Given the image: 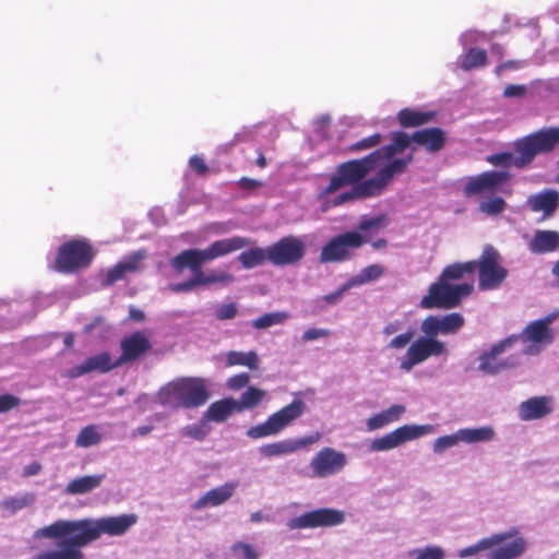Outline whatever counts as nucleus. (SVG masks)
I'll use <instances>...</instances> for the list:
<instances>
[{
    "label": "nucleus",
    "mask_w": 559,
    "mask_h": 559,
    "mask_svg": "<svg viewBox=\"0 0 559 559\" xmlns=\"http://www.w3.org/2000/svg\"><path fill=\"white\" fill-rule=\"evenodd\" d=\"M384 274V267L381 264H370L364 267L355 277L352 283L362 285L380 278Z\"/></svg>",
    "instance_id": "obj_43"
},
{
    "label": "nucleus",
    "mask_w": 559,
    "mask_h": 559,
    "mask_svg": "<svg viewBox=\"0 0 559 559\" xmlns=\"http://www.w3.org/2000/svg\"><path fill=\"white\" fill-rule=\"evenodd\" d=\"M345 464L346 456L343 452L326 447L313 456L310 466L314 476L324 478L342 471Z\"/></svg>",
    "instance_id": "obj_17"
},
{
    "label": "nucleus",
    "mask_w": 559,
    "mask_h": 559,
    "mask_svg": "<svg viewBox=\"0 0 559 559\" xmlns=\"http://www.w3.org/2000/svg\"><path fill=\"white\" fill-rule=\"evenodd\" d=\"M93 257V248L88 242L74 239L59 247L53 266L60 273H74L87 267Z\"/></svg>",
    "instance_id": "obj_9"
},
{
    "label": "nucleus",
    "mask_w": 559,
    "mask_h": 559,
    "mask_svg": "<svg viewBox=\"0 0 559 559\" xmlns=\"http://www.w3.org/2000/svg\"><path fill=\"white\" fill-rule=\"evenodd\" d=\"M516 341L530 344V347L525 349L526 354H534L533 347H539L543 345L551 344L555 340V333L551 328H547L544 323L534 320L530 322L519 335H512Z\"/></svg>",
    "instance_id": "obj_21"
},
{
    "label": "nucleus",
    "mask_w": 559,
    "mask_h": 559,
    "mask_svg": "<svg viewBox=\"0 0 559 559\" xmlns=\"http://www.w3.org/2000/svg\"><path fill=\"white\" fill-rule=\"evenodd\" d=\"M382 142V135L380 133H373L367 138H364L347 147L350 153L362 152L373 147H377Z\"/></svg>",
    "instance_id": "obj_46"
},
{
    "label": "nucleus",
    "mask_w": 559,
    "mask_h": 559,
    "mask_svg": "<svg viewBox=\"0 0 559 559\" xmlns=\"http://www.w3.org/2000/svg\"><path fill=\"white\" fill-rule=\"evenodd\" d=\"M487 52L480 48H469L461 58L460 67L465 72L472 71L477 68H483L487 64Z\"/></svg>",
    "instance_id": "obj_35"
},
{
    "label": "nucleus",
    "mask_w": 559,
    "mask_h": 559,
    "mask_svg": "<svg viewBox=\"0 0 559 559\" xmlns=\"http://www.w3.org/2000/svg\"><path fill=\"white\" fill-rule=\"evenodd\" d=\"M104 478V474L76 477L68 483L64 491L68 495H84L99 487Z\"/></svg>",
    "instance_id": "obj_32"
},
{
    "label": "nucleus",
    "mask_w": 559,
    "mask_h": 559,
    "mask_svg": "<svg viewBox=\"0 0 559 559\" xmlns=\"http://www.w3.org/2000/svg\"><path fill=\"white\" fill-rule=\"evenodd\" d=\"M238 261L246 270H251L269 261V247H252L238 255Z\"/></svg>",
    "instance_id": "obj_33"
},
{
    "label": "nucleus",
    "mask_w": 559,
    "mask_h": 559,
    "mask_svg": "<svg viewBox=\"0 0 559 559\" xmlns=\"http://www.w3.org/2000/svg\"><path fill=\"white\" fill-rule=\"evenodd\" d=\"M497 535L502 539L493 546L496 548L488 555L489 559H516L524 554L527 543L518 528L513 527Z\"/></svg>",
    "instance_id": "obj_18"
},
{
    "label": "nucleus",
    "mask_w": 559,
    "mask_h": 559,
    "mask_svg": "<svg viewBox=\"0 0 559 559\" xmlns=\"http://www.w3.org/2000/svg\"><path fill=\"white\" fill-rule=\"evenodd\" d=\"M513 343H515V337H508L492 345L488 352H484L479 357V370L486 374L493 376L503 370L515 367L518 362L513 358L498 360V356Z\"/></svg>",
    "instance_id": "obj_16"
},
{
    "label": "nucleus",
    "mask_w": 559,
    "mask_h": 559,
    "mask_svg": "<svg viewBox=\"0 0 559 559\" xmlns=\"http://www.w3.org/2000/svg\"><path fill=\"white\" fill-rule=\"evenodd\" d=\"M459 437L465 442L489 441L493 438V430L490 427L459 430Z\"/></svg>",
    "instance_id": "obj_40"
},
{
    "label": "nucleus",
    "mask_w": 559,
    "mask_h": 559,
    "mask_svg": "<svg viewBox=\"0 0 559 559\" xmlns=\"http://www.w3.org/2000/svg\"><path fill=\"white\" fill-rule=\"evenodd\" d=\"M502 537L500 535H491L489 537L480 539L477 544L463 548L459 551L457 556L460 558H466L476 555L480 550H486L493 548Z\"/></svg>",
    "instance_id": "obj_42"
},
{
    "label": "nucleus",
    "mask_w": 559,
    "mask_h": 559,
    "mask_svg": "<svg viewBox=\"0 0 559 559\" xmlns=\"http://www.w3.org/2000/svg\"><path fill=\"white\" fill-rule=\"evenodd\" d=\"M238 186H239V188H241L243 190H253V189L262 187L263 183L255 179H251L248 177H241L238 180Z\"/></svg>",
    "instance_id": "obj_59"
},
{
    "label": "nucleus",
    "mask_w": 559,
    "mask_h": 559,
    "mask_svg": "<svg viewBox=\"0 0 559 559\" xmlns=\"http://www.w3.org/2000/svg\"><path fill=\"white\" fill-rule=\"evenodd\" d=\"M526 94V87L524 85L509 84L503 91L506 98H521Z\"/></svg>",
    "instance_id": "obj_56"
},
{
    "label": "nucleus",
    "mask_w": 559,
    "mask_h": 559,
    "mask_svg": "<svg viewBox=\"0 0 559 559\" xmlns=\"http://www.w3.org/2000/svg\"><path fill=\"white\" fill-rule=\"evenodd\" d=\"M506 206L507 203L501 197H493L489 200L480 202L479 211L489 216H497L504 211Z\"/></svg>",
    "instance_id": "obj_45"
},
{
    "label": "nucleus",
    "mask_w": 559,
    "mask_h": 559,
    "mask_svg": "<svg viewBox=\"0 0 559 559\" xmlns=\"http://www.w3.org/2000/svg\"><path fill=\"white\" fill-rule=\"evenodd\" d=\"M152 344L145 332L136 331L120 341L121 354L117 358L120 366L135 361L151 350Z\"/></svg>",
    "instance_id": "obj_19"
},
{
    "label": "nucleus",
    "mask_w": 559,
    "mask_h": 559,
    "mask_svg": "<svg viewBox=\"0 0 559 559\" xmlns=\"http://www.w3.org/2000/svg\"><path fill=\"white\" fill-rule=\"evenodd\" d=\"M21 403V400L12 394H2L0 395V413H7L14 407H17Z\"/></svg>",
    "instance_id": "obj_54"
},
{
    "label": "nucleus",
    "mask_w": 559,
    "mask_h": 559,
    "mask_svg": "<svg viewBox=\"0 0 559 559\" xmlns=\"http://www.w3.org/2000/svg\"><path fill=\"white\" fill-rule=\"evenodd\" d=\"M527 205L532 212H543L544 217H551L559 205V193L552 189H545L527 198Z\"/></svg>",
    "instance_id": "obj_24"
},
{
    "label": "nucleus",
    "mask_w": 559,
    "mask_h": 559,
    "mask_svg": "<svg viewBox=\"0 0 559 559\" xmlns=\"http://www.w3.org/2000/svg\"><path fill=\"white\" fill-rule=\"evenodd\" d=\"M511 175L507 170H487L477 176L469 177L463 188L465 197H478L483 194H493L498 192L501 186L510 179Z\"/></svg>",
    "instance_id": "obj_15"
},
{
    "label": "nucleus",
    "mask_w": 559,
    "mask_h": 559,
    "mask_svg": "<svg viewBox=\"0 0 559 559\" xmlns=\"http://www.w3.org/2000/svg\"><path fill=\"white\" fill-rule=\"evenodd\" d=\"M305 402L300 399H296L288 405L270 415L264 423L249 428L247 436L251 439H260L278 435L299 418L305 413Z\"/></svg>",
    "instance_id": "obj_8"
},
{
    "label": "nucleus",
    "mask_w": 559,
    "mask_h": 559,
    "mask_svg": "<svg viewBox=\"0 0 559 559\" xmlns=\"http://www.w3.org/2000/svg\"><path fill=\"white\" fill-rule=\"evenodd\" d=\"M371 238L358 231H345L331 238L321 249V263L344 262L352 258V250L361 248Z\"/></svg>",
    "instance_id": "obj_11"
},
{
    "label": "nucleus",
    "mask_w": 559,
    "mask_h": 559,
    "mask_svg": "<svg viewBox=\"0 0 559 559\" xmlns=\"http://www.w3.org/2000/svg\"><path fill=\"white\" fill-rule=\"evenodd\" d=\"M459 440H461L459 437V432L456 435L440 437L433 443V451L437 453H441L447 449L454 447Z\"/></svg>",
    "instance_id": "obj_51"
},
{
    "label": "nucleus",
    "mask_w": 559,
    "mask_h": 559,
    "mask_svg": "<svg viewBox=\"0 0 559 559\" xmlns=\"http://www.w3.org/2000/svg\"><path fill=\"white\" fill-rule=\"evenodd\" d=\"M319 439L320 435L318 432L298 439H284L261 445L259 448V452L262 456L269 459L290 455L310 444L316 443Z\"/></svg>",
    "instance_id": "obj_20"
},
{
    "label": "nucleus",
    "mask_w": 559,
    "mask_h": 559,
    "mask_svg": "<svg viewBox=\"0 0 559 559\" xmlns=\"http://www.w3.org/2000/svg\"><path fill=\"white\" fill-rule=\"evenodd\" d=\"M330 334L331 332L329 330L311 328L304 332L302 340L305 342H309L321 337H328Z\"/></svg>",
    "instance_id": "obj_57"
},
{
    "label": "nucleus",
    "mask_w": 559,
    "mask_h": 559,
    "mask_svg": "<svg viewBox=\"0 0 559 559\" xmlns=\"http://www.w3.org/2000/svg\"><path fill=\"white\" fill-rule=\"evenodd\" d=\"M540 154H547L559 145V127L543 128L534 132Z\"/></svg>",
    "instance_id": "obj_34"
},
{
    "label": "nucleus",
    "mask_w": 559,
    "mask_h": 559,
    "mask_svg": "<svg viewBox=\"0 0 559 559\" xmlns=\"http://www.w3.org/2000/svg\"><path fill=\"white\" fill-rule=\"evenodd\" d=\"M413 142L425 147L428 152H439L445 144V133L440 128L419 130L413 133Z\"/></svg>",
    "instance_id": "obj_26"
},
{
    "label": "nucleus",
    "mask_w": 559,
    "mask_h": 559,
    "mask_svg": "<svg viewBox=\"0 0 559 559\" xmlns=\"http://www.w3.org/2000/svg\"><path fill=\"white\" fill-rule=\"evenodd\" d=\"M475 271V260L447 265L438 280L429 286L428 294L421 298L420 307L423 309L456 308L473 293Z\"/></svg>",
    "instance_id": "obj_4"
},
{
    "label": "nucleus",
    "mask_w": 559,
    "mask_h": 559,
    "mask_svg": "<svg viewBox=\"0 0 559 559\" xmlns=\"http://www.w3.org/2000/svg\"><path fill=\"white\" fill-rule=\"evenodd\" d=\"M435 116L433 111L403 108L397 114V120L403 128H416L432 121Z\"/></svg>",
    "instance_id": "obj_31"
},
{
    "label": "nucleus",
    "mask_w": 559,
    "mask_h": 559,
    "mask_svg": "<svg viewBox=\"0 0 559 559\" xmlns=\"http://www.w3.org/2000/svg\"><path fill=\"white\" fill-rule=\"evenodd\" d=\"M207 421H203V418L201 419L200 424L195 425H188L182 428L181 433L185 437H189L191 439L202 441L205 439L207 435V429L205 428V424Z\"/></svg>",
    "instance_id": "obj_47"
},
{
    "label": "nucleus",
    "mask_w": 559,
    "mask_h": 559,
    "mask_svg": "<svg viewBox=\"0 0 559 559\" xmlns=\"http://www.w3.org/2000/svg\"><path fill=\"white\" fill-rule=\"evenodd\" d=\"M227 362L229 366H246L251 370L259 368V358L254 352H229L227 354Z\"/></svg>",
    "instance_id": "obj_38"
},
{
    "label": "nucleus",
    "mask_w": 559,
    "mask_h": 559,
    "mask_svg": "<svg viewBox=\"0 0 559 559\" xmlns=\"http://www.w3.org/2000/svg\"><path fill=\"white\" fill-rule=\"evenodd\" d=\"M133 513L118 516H105L97 520L82 519L78 521L58 520L36 531V537L61 539L59 549L38 552L31 559H85L82 547L98 539L100 535L121 536L135 523Z\"/></svg>",
    "instance_id": "obj_2"
},
{
    "label": "nucleus",
    "mask_w": 559,
    "mask_h": 559,
    "mask_svg": "<svg viewBox=\"0 0 559 559\" xmlns=\"http://www.w3.org/2000/svg\"><path fill=\"white\" fill-rule=\"evenodd\" d=\"M41 471V465L38 462H33L24 468L23 476L29 477L37 475Z\"/></svg>",
    "instance_id": "obj_62"
},
{
    "label": "nucleus",
    "mask_w": 559,
    "mask_h": 559,
    "mask_svg": "<svg viewBox=\"0 0 559 559\" xmlns=\"http://www.w3.org/2000/svg\"><path fill=\"white\" fill-rule=\"evenodd\" d=\"M431 431L432 426L430 425H404L380 438L373 439L371 442V450L379 452L388 451L406 441L426 436Z\"/></svg>",
    "instance_id": "obj_14"
},
{
    "label": "nucleus",
    "mask_w": 559,
    "mask_h": 559,
    "mask_svg": "<svg viewBox=\"0 0 559 559\" xmlns=\"http://www.w3.org/2000/svg\"><path fill=\"white\" fill-rule=\"evenodd\" d=\"M414 337V331L408 329L405 333L399 334L395 337H393L390 343L388 344L389 348L393 349H402L407 344L411 343V341Z\"/></svg>",
    "instance_id": "obj_52"
},
{
    "label": "nucleus",
    "mask_w": 559,
    "mask_h": 559,
    "mask_svg": "<svg viewBox=\"0 0 559 559\" xmlns=\"http://www.w3.org/2000/svg\"><path fill=\"white\" fill-rule=\"evenodd\" d=\"M35 501L34 493L26 492L20 497H8L0 502V509L5 515H13L16 512L32 506Z\"/></svg>",
    "instance_id": "obj_36"
},
{
    "label": "nucleus",
    "mask_w": 559,
    "mask_h": 559,
    "mask_svg": "<svg viewBox=\"0 0 559 559\" xmlns=\"http://www.w3.org/2000/svg\"><path fill=\"white\" fill-rule=\"evenodd\" d=\"M249 374L246 372L238 373L228 379V386L233 390H240L249 383Z\"/></svg>",
    "instance_id": "obj_55"
},
{
    "label": "nucleus",
    "mask_w": 559,
    "mask_h": 559,
    "mask_svg": "<svg viewBox=\"0 0 559 559\" xmlns=\"http://www.w3.org/2000/svg\"><path fill=\"white\" fill-rule=\"evenodd\" d=\"M102 436L95 425H88L79 432L75 444L81 448H90L100 442Z\"/></svg>",
    "instance_id": "obj_41"
},
{
    "label": "nucleus",
    "mask_w": 559,
    "mask_h": 559,
    "mask_svg": "<svg viewBox=\"0 0 559 559\" xmlns=\"http://www.w3.org/2000/svg\"><path fill=\"white\" fill-rule=\"evenodd\" d=\"M289 318L288 312L286 311H276L265 313L257 319H254L251 324L257 330L267 329L273 325L282 324Z\"/></svg>",
    "instance_id": "obj_39"
},
{
    "label": "nucleus",
    "mask_w": 559,
    "mask_h": 559,
    "mask_svg": "<svg viewBox=\"0 0 559 559\" xmlns=\"http://www.w3.org/2000/svg\"><path fill=\"white\" fill-rule=\"evenodd\" d=\"M145 251L139 250L131 253L127 259L119 261L116 265L102 274V285L108 287L124 278L127 273H133L141 269V262L145 259Z\"/></svg>",
    "instance_id": "obj_23"
},
{
    "label": "nucleus",
    "mask_w": 559,
    "mask_h": 559,
    "mask_svg": "<svg viewBox=\"0 0 559 559\" xmlns=\"http://www.w3.org/2000/svg\"><path fill=\"white\" fill-rule=\"evenodd\" d=\"M231 550L234 552L241 551L243 559H258L259 554L253 549V547L247 543L237 542L233 545Z\"/></svg>",
    "instance_id": "obj_53"
},
{
    "label": "nucleus",
    "mask_w": 559,
    "mask_h": 559,
    "mask_svg": "<svg viewBox=\"0 0 559 559\" xmlns=\"http://www.w3.org/2000/svg\"><path fill=\"white\" fill-rule=\"evenodd\" d=\"M306 254V243L297 236L289 235L269 246V262L274 266L294 265Z\"/></svg>",
    "instance_id": "obj_12"
},
{
    "label": "nucleus",
    "mask_w": 559,
    "mask_h": 559,
    "mask_svg": "<svg viewBox=\"0 0 559 559\" xmlns=\"http://www.w3.org/2000/svg\"><path fill=\"white\" fill-rule=\"evenodd\" d=\"M386 226V216L385 215H378L370 218H362L358 227L355 231H358L360 234L367 235L368 231H380Z\"/></svg>",
    "instance_id": "obj_44"
},
{
    "label": "nucleus",
    "mask_w": 559,
    "mask_h": 559,
    "mask_svg": "<svg viewBox=\"0 0 559 559\" xmlns=\"http://www.w3.org/2000/svg\"><path fill=\"white\" fill-rule=\"evenodd\" d=\"M559 246V234L554 230H538L530 242L533 253H547L555 251Z\"/></svg>",
    "instance_id": "obj_30"
},
{
    "label": "nucleus",
    "mask_w": 559,
    "mask_h": 559,
    "mask_svg": "<svg viewBox=\"0 0 559 559\" xmlns=\"http://www.w3.org/2000/svg\"><path fill=\"white\" fill-rule=\"evenodd\" d=\"M464 323L465 319L460 312L427 316L420 323V331L424 335L411 343L401 358L400 368L409 372L415 366L430 357L447 355V345L438 338V335H454L464 326Z\"/></svg>",
    "instance_id": "obj_3"
},
{
    "label": "nucleus",
    "mask_w": 559,
    "mask_h": 559,
    "mask_svg": "<svg viewBox=\"0 0 559 559\" xmlns=\"http://www.w3.org/2000/svg\"><path fill=\"white\" fill-rule=\"evenodd\" d=\"M345 521L343 511L322 508L305 512L299 516L290 519L287 526L290 530L329 527L342 524Z\"/></svg>",
    "instance_id": "obj_13"
},
{
    "label": "nucleus",
    "mask_w": 559,
    "mask_h": 559,
    "mask_svg": "<svg viewBox=\"0 0 559 559\" xmlns=\"http://www.w3.org/2000/svg\"><path fill=\"white\" fill-rule=\"evenodd\" d=\"M236 485L226 483L223 486L209 490L200 497L192 506L194 510H200L206 506L217 507L226 502L235 492Z\"/></svg>",
    "instance_id": "obj_27"
},
{
    "label": "nucleus",
    "mask_w": 559,
    "mask_h": 559,
    "mask_svg": "<svg viewBox=\"0 0 559 559\" xmlns=\"http://www.w3.org/2000/svg\"><path fill=\"white\" fill-rule=\"evenodd\" d=\"M157 399L160 405L170 408H197L210 399L206 380L202 378H180L163 386Z\"/></svg>",
    "instance_id": "obj_6"
},
{
    "label": "nucleus",
    "mask_w": 559,
    "mask_h": 559,
    "mask_svg": "<svg viewBox=\"0 0 559 559\" xmlns=\"http://www.w3.org/2000/svg\"><path fill=\"white\" fill-rule=\"evenodd\" d=\"M520 67H521L520 61L508 60L506 62H501L500 64H498L497 68L495 69V73L499 76L502 73V71H504V70H516Z\"/></svg>",
    "instance_id": "obj_60"
},
{
    "label": "nucleus",
    "mask_w": 559,
    "mask_h": 559,
    "mask_svg": "<svg viewBox=\"0 0 559 559\" xmlns=\"http://www.w3.org/2000/svg\"><path fill=\"white\" fill-rule=\"evenodd\" d=\"M413 142L403 131L391 134V143L374 150L362 158L338 164L330 177L329 185L319 193V200L329 206H340L356 200L381 195L395 175L404 173L413 155L393 158L403 153Z\"/></svg>",
    "instance_id": "obj_1"
},
{
    "label": "nucleus",
    "mask_w": 559,
    "mask_h": 559,
    "mask_svg": "<svg viewBox=\"0 0 559 559\" xmlns=\"http://www.w3.org/2000/svg\"><path fill=\"white\" fill-rule=\"evenodd\" d=\"M192 276L181 283H175L169 285V289L174 293H188L200 286L199 277L195 271H191Z\"/></svg>",
    "instance_id": "obj_49"
},
{
    "label": "nucleus",
    "mask_w": 559,
    "mask_h": 559,
    "mask_svg": "<svg viewBox=\"0 0 559 559\" xmlns=\"http://www.w3.org/2000/svg\"><path fill=\"white\" fill-rule=\"evenodd\" d=\"M234 413H238L236 400L231 397L223 399L207 407L203 414V421L224 423Z\"/></svg>",
    "instance_id": "obj_28"
},
{
    "label": "nucleus",
    "mask_w": 559,
    "mask_h": 559,
    "mask_svg": "<svg viewBox=\"0 0 559 559\" xmlns=\"http://www.w3.org/2000/svg\"><path fill=\"white\" fill-rule=\"evenodd\" d=\"M411 556L416 555L415 559H443L444 552L438 546H427L424 549L412 550Z\"/></svg>",
    "instance_id": "obj_48"
},
{
    "label": "nucleus",
    "mask_w": 559,
    "mask_h": 559,
    "mask_svg": "<svg viewBox=\"0 0 559 559\" xmlns=\"http://www.w3.org/2000/svg\"><path fill=\"white\" fill-rule=\"evenodd\" d=\"M558 317H559V311H554V312L547 314L546 317L538 319L537 321L544 323L547 328H550V324L554 321H556Z\"/></svg>",
    "instance_id": "obj_64"
},
{
    "label": "nucleus",
    "mask_w": 559,
    "mask_h": 559,
    "mask_svg": "<svg viewBox=\"0 0 559 559\" xmlns=\"http://www.w3.org/2000/svg\"><path fill=\"white\" fill-rule=\"evenodd\" d=\"M238 313V308L236 302L223 304L219 305L215 310V317L219 321L231 320Z\"/></svg>",
    "instance_id": "obj_50"
},
{
    "label": "nucleus",
    "mask_w": 559,
    "mask_h": 559,
    "mask_svg": "<svg viewBox=\"0 0 559 559\" xmlns=\"http://www.w3.org/2000/svg\"><path fill=\"white\" fill-rule=\"evenodd\" d=\"M405 406L395 404L367 419V429L373 431L397 421L405 413Z\"/></svg>",
    "instance_id": "obj_29"
},
{
    "label": "nucleus",
    "mask_w": 559,
    "mask_h": 559,
    "mask_svg": "<svg viewBox=\"0 0 559 559\" xmlns=\"http://www.w3.org/2000/svg\"><path fill=\"white\" fill-rule=\"evenodd\" d=\"M550 412V399L546 396L531 397L519 406L520 418L525 421L543 418Z\"/></svg>",
    "instance_id": "obj_25"
},
{
    "label": "nucleus",
    "mask_w": 559,
    "mask_h": 559,
    "mask_svg": "<svg viewBox=\"0 0 559 559\" xmlns=\"http://www.w3.org/2000/svg\"><path fill=\"white\" fill-rule=\"evenodd\" d=\"M129 319L136 321V322H141L145 319V314L142 310L131 306L129 308Z\"/></svg>",
    "instance_id": "obj_63"
},
{
    "label": "nucleus",
    "mask_w": 559,
    "mask_h": 559,
    "mask_svg": "<svg viewBox=\"0 0 559 559\" xmlns=\"http://www.w3.org/2000/svg\"><path fill=\"white\" fill-rule=\"evenodd\" d=\"M402 328V322L399 321V320H395V321H392V322H389L384 328H383V334H385L386 336L389 335H392L394 333H396L397 331H400Z\"/></svg>",
    "instance_id": "obj_61"
},
{
    "label": "nucleus",
    "mask_w": 559,
    "mask_h": 559,
    "mask_svg": "<svg viewBox=\"0 0 559 559\" xmlns=\"http://www.w3.org/2000/svg\"><path fill=\"white\" fill-rule=\"evenodd\" d=\"M265 396V392L255 386H249L240 396V400H236L238 413L245 409L257 407Z\"/></svg>",
    "instance_id": "obj_37"
},
{
    "label": "nucleus",
    "mask_w": 559,
    "mask_h": 559,
    "mask_svg": "<svg viewBox=\"0 0 559 559\" xmlns=\"http://www.w3.org/2000/svg\"><path fill=\"white\" fill-rule=\"evenodd\" d=\"M251 245V239L241 236H234L215 240L205 249H186L171 259V266L181 272L185 269L195 271L199 277L200 286L212 284L227 285L234 282V276L226 271H211L205 274L202 271L204 263L222 258L235 251L241 250Z\"/></svg>",
    "instance_id": "obj_5"
},
{
    "label": "nucleus",
    "mask_w": 559,
    "mask_h": 559,
    "mask_svg": "<svg viewBox=\"0 0 559 559\" xmlns=\"http://www.w3.org/2000/svg\"><path fill=\"white\" fill-rule=\"evenodd\" d=\"M501 255L496 248L487 245L478 260H475L478 271V288L481 292L498 289L508 277V270L501 263Z\"/></svg>",
    "instance_id": "obj_7"
},
{
    "label": "nucleus",
    "mask_w": 559,
    "mask_h": 559,
    "mask_svg": "<svg viewBox=\"0 0 559 559\" xmlns=\"http://www.w3.org/2000/svg\"><path fill=\"white\" fill-rule=\"evenodd\" d=\"M189 165L198 175H205L209 170L204 159L198 155H194L189 159Z\"/></svg>",
    "instance_id": "obj_58"
},
{
    "label": "nucleus",
    "mask_w": 559,
    "mask_h": 559,
    "mask_svg": "<svg viewBox=\"0 0 559 559\" xmlns=\"http://www.w3.org/2000/svg\"><path fill=\"white\" fill-rule=\"evenodd\" d=\"M118 367H120V365L118 364V359L112 360L109 353L103 352L97 355L88 357L82 364L69 369L66 376L70 379H75L92 371L106 373Z\"/></svg>",
    "instance_id": "obj_22"
},
{
    "label": "nucleus",
    "mask_w": 559,
    "mask_h": 559,
    "mask_svg": "<svg viewBox=\"0 0 559 559\" xmlns=\"http://www.w3.org/2000/svg\"><path fill=\"white\" fill-rule=\"evenodd\" d=\"M513 146L516 156L510 152H503L489 155L486 160L498 167L515 166L522 169L531 165L535 157L540 154L534 132L515 140Z\"/></svg>",
    "instance_id": "obj_10"
}]
</instances>
